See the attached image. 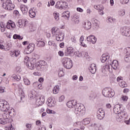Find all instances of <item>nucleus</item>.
<instances>
[{"instance_id":"nucleus-1","label":"nucleus","mask_w":130,"mask_h":130,"mask_svg":"<svg viewBox=\"0 0 130 130\" xmlns=\"http://www.w3.org/2000/svg\"><path fill=\"white\" fill-rule=\"evenodd\" d=\"M121 107L120 105L117 104L114 106L113 109L114 113H115V114H118L117 121L118 122H121V121L123 120L124 118H125V119H127L128 118L127 113H126L124 110L121 111Z\"/></svg>"},{"instance_id":"nucleus-2","label":"nucleus","mask_w":130,"mask_h":130,"mask_svg":"<svg viewBox=\"0 0 130 130\" xmlns=\"http://www.w3.org/2000/svg\"><path fill=\"white\" fill-rule=\"evenodd\" d=\"M74 112L77 116H84L85 113V107L82 104H76L75 106Z\"/></svg>"},{"instance_id":"nucleus-3","label":"nucleus","mask_w":130,"mask_h":130,"mask_svg":"<svg viewBox=\"0 0 130 130\" xmlns=\"http://www.w3.org/2000/svg\"><path fill=\"white\" fill-rule=\"evenodd\" d=\"M12 112H15L14 109H11L9 112H5L3 114V118H0V124H6L10 122V115L12 114Z\"/></svg>"},{"instance_id":"nucleus-4","label":"nucleus","mask_w":130,"mask_h":130,"mask_svg":"<svg viewBox=\"0 0 130 130\" xmlns=\"http://www.w3.org/2000/svg\"><path fill=\"white\" fill-rule=\"evenodd\" d=\"M102 94L105 97L111 98L114 96L115 93L111 88L107 87L103 89Z\"/></svg>"},{"instance_id":"nucleus-5","label":"nucleus","mask_w":130,"mask_h":130,"mask_svg":"<svg viewBox=\"0 0 130 130\" xmlns=\"http://www.w3.org/2000/svg\"><path fill=\"white\" fill-rule=\"evenodd\" d=\"M2 7L7 11H13L15 9V5L12 3V1H11L3 2Z\"/></svg>"},{"instance_id":"nucleus-6","label":"nucleus","mask_w":130,"mask_h":130,"mask_svg":"<svg viewBox=\"0 0 130 130\" xmlns=\"http://www.w3.org/2000/svg\"><path fill=\"white\" fill-rule=\"evenodd\" d=\"M9 109H10V104L8 102L6 101H0V110L9 112Z\"/></svg>"},{"instance_id":"nucleus-7","label":"nucleus","mask_w":130,"mask_h":130,"mask_svg":"<svg viewBox=\"0 0 130 130\" xmlns=\"http://www.w3.org/2000/svg\"><path fill=\"white\" fill-rule=\"evenodd\" d=\"M55 8L56 9H59L60 10H66L68 9L69 5L67 2H57L55 5Z\"/></svg>"},{"instance_id":"nucleus-8","label":"nucleus","mask_w":130,"mask_h":130,"mask_svg":"<svg viewBox=\"0 0 130 130\" xmlns=\"http://www.w3.org/2000/svg\"><path fill=\"white\" fill-rule=\"evenodd\" d=\"M120 32L123 36H125L126 37H129L130 36V29L126 26L121 27Z\"/></svg>"},{"instance_id":"nucleus-9","label":"nucleus","mask_w":130,"mask_h":130,"mask_svg":"<svg viewBox=\"0 0 130 130\" xmlns=\"http://www.w3.org/2000/svg\"><path fill=\"white\" fill-rule=\"evenodd\" d=\"M45 101V97L44 96L42 95L39 96L36 99V104L37 106H40V105H42V104H44V102Z\"/></svg>"},{"instance_id":"nucleus-10","label":"nucleus","mask_w":130,"mask_h":130,"mask_svg":"<svg viewBox=\"0 0 130 130\" xmlns=\"http://www.w3.org/2000/svg\"><path fill=\"white\" fill-rule=\"evenodd\" d=\"M96 116L98 119H103L105 116V113L103 109H99L97 112Z\"/></svg>"},{"instance_id":"nucleus-11","label":"nucleus","mask_w":130,"mask_h":130,"mask_svg":"<svg viewBox=\"0 0 130 130\" xmlns=\"http://www.w3.org/2000/svg\"><path fill=\"white\" fill-rule=\"evenodd\" d=\"M55 100L53 98H49L48 99L47 104L49 107H53L55 106Z\"/></svg>"},{"instance_id":"nucleus-12","label":"nucleus","mask_w":130,"mask_h":130,"mask_svg":"<svg viewBox=\"0 0 130 130\" xmlns=\"http://www.w3.org/2000/svg\"><path fill=\"white\" fill-rule=\"evenodd\" d=\"M35 48V45L34 44H29L28 46H27V48L25 49L26 51V53L29 54V53H31Z\"/></svg>"},{"instance_id":"nucleus-13","label":"nucleus","mask_w":130,"mask_h":130,"mask_svg":"<svg viewBox=\"0 0 130 130\" xmlns=\"http://www.w3.org/2000/svg\"><path fill=\"white\" fill-rule=\"evenodd\" d=\"M87 41H88V42H91L92 44H95L97 41V38H96L95 36L91 35L87 38Z\"/></svg>"},{"instance_id":"nucleus-14","label":"nucleus","mask_w":130,"mask_h":130,"mask_svg":"<svg viewBox=\"0 0 130 130\" xmlns=\"http://www.w3.org/2000/svg\"><path fill=\"white\" fill-rule=\"evenodd\" d=\"M83 27L85 30H89L92 27V24L90 21L84 22Z\"/></svg>"},{"instance_id":"nucleus-15","label":"nucleus","mask_w":130,"mask_h":130,"mask_svg":"<svg viewBox=\"0 0 130 130\" xmlns=\"http://www.w3.org/2000/svg\"><path fill=\"white\" fill-rule=\"evenodd\" d=\"M62 64L63 66H73V61L71 59H66L63 60Z\"/></svg>"},{"instance_id":"nucleus-16","label":"nucleus","mask_w":130,"mask_h":130,"mask_svg":"<svg viewBox=\"0 0 130 130\" xmlns=\"http://www.w3.org/2000/svg\"><path fill=\"white\" fill-rule=\"evenodd\" d=\"M64 38V35L62 32H60L56 36V39L57 41H62Z\"/></svg>"},{"instance_id":"nucleus-17","label":"nucleus","mask_w":130,"mask_h":130,"mask_svg":"<svg viewBox=\"0 0 130 130\" xmlns=\"http://www.w3.org/2000/svg\"><path fill=\"white\" fill-rule=\"evenodd\" d=\"M20 10L22 13L25 15V14H27L28 13V8L27 6L24 5H21L20 6Z\"/></svg>"},{"instance_id":"nucleus-18","label":"nucleus","mask_w":130,"mask_h":130,"mask_svg":"<svg viewBox=\"0 0 130 130\" xmlns=\"http://www.w3.org/2000/svg\"><path fill=\"white\" fill-rule=\"evenodd\" d=\"M74 52V48L72 47H68L67 51L65 52L66 56H69L70 54H72Z\"/></svg>"},{"instance_id":"nucleus-19","label":"nucleus","mask_w":130,"mask_h":130,"mask_svg":"<svg viewBox=\"0 0 130 130\" xmlns=\"http://www.w3.org/2000/svg\"><path fill=\"white\" fill-rule=\"evenodd\" d=\"M79 16H77V15H74L72 17V22L74 24H79Z\"/></svg>"},{"instance_id":"nucleus-20","label":"nucleus","mask_w":130,"mask_h":130,"mask_svg":"<svg viewBox=\"0 0 130 130\" xmlns=\"http://www.w3.org/2000/svg\"><path fill=\"white\" fill-rule=\"evenodd\" d=\"M6 27H7V29H11V27L12 28H15L16 24H15L14 22H13V21L10 20L8 22Z\"/></svg>"},{"instance_id":"nucleus-21","label":"nucleus","mask_w":130,"mask_h":130,"mask_svg":"<svg viewBox=\"0 0 130 130\" xmlns=\"http://www.w3.org/2000/svg\"><path fill=\"white\" fill-rule=\"evenodd\" d=\"M19 54H20V51L18 50L10 52V55L11 56H12V57H17L19 56Z\"/></svg>"},{"instance_id":"nucleus-22","label":"nucleus","mask_w":130,"mask_h":130,"mask_svg":"<svg viewBox=\"0 0 130 130\" xmlns=\"http://www.w3.org/2000/svg\"><path fill=\"white\" fill-rule=\"evenodd\" d=\"M77 104H76V102L75 101H70L67 103V105L69 108H73V107H75Z\"/></svg>"},{"instance_id":"nucleus-23","label":"nucleus","mask_w":130,"mask_h":130,"mask_svg":"<svg viewBox=\"0 0 130 130\" xmlns=\"http://www.w3.org/2000/svg\"><path fill=\"white\" fill-rule=\"evenodd\" d=\"M51 32L53 36H57L59 34V33H60V31H59V29L54 27H53L52 28Z\"/></svg>"},{"instance_id":"nucleus-24","label":"nucleus","mask_w":130,"mask_h":130,"mask_svg":"<svg viewBox=\"0 0 130 130\" xmlns=\"http://www.w3.org/2000/svg\"><path fill=\"white\" fill-rule=\"evenodd\" d=\"M110 69V66H104L102 68V72L104 74V76H107V70Z\"/></svg>"},{"instance_id":"nucleus-25","label":"nucleus","mask_w":130,"mask_h":130,"mask_svg":"<svg viewBox=\"0 0 130 130\" xmlns=\"http://www.w3.org/2000/svg\"><path fill=\"white\" fill-rule=\"evenodd\" d=\"M29 16L30 18H35L36 13H35V9L31 8L29 11Z\"/></svg>"},{"instance_id":"nucleus-26","label":"nucleus","mask_w":130,"mask_h":130,"mask_svg":"<svg viewBox=\"0 0 130 130\" xmlns=\"http://www.w3.org/2000/svg\"><path fill=\"white\" fill-rule=\"evenodd\" d=\"M70 16H71V13L69 11H65L62 14V17H63V18H65V19H67V20H69Z\"/></svg>"},{"instance_id":"nucleus-27","label":"nucleus","mask_w":130,"mask_h":130,"mask_svg":"<svg viewBox=\"0 0 130 130\" xmlns=\"http://www.w3.org/2000/svg\"><path fill=\"white\" fill-rule=\"evenodd\" d=\"M110 56L108 55H106V54H103L102 56V57L101 58V60L102 62H105L107 59H108Z\"/></svg>"},{"instance_id":"nucleus-28","label":"nucleus","mask_w":130,"mask_h":130,"mask_svg":"<svg viewBox=\"0 0 130 130\" xmlns=\"http://www.w3.org/2000/svg\"><path fill=\"white\" fill-rule=\"evenodd\" d=\"M92 22L94 25V26H95V28H99V21H98L97 19L95 18H93L92 19Z\"/></svg>"},{"instance_id":"nucleus-29","label":"nucleus","mask_w":130,"mask_h":130,"mask_svg":"<svg viewBox=\"0 0 130 130\" xmlns=\"http://www.w3.org/2000/svg\"><path fill=\"white\" fill-rule=\"evenodd\" d=\"M31 63V66H35V64H32L31 62H30V61L29 60V57L25 56L24 57V64L26 66H29ZM33 64V65H32Z\"/></svg>"},{"instance_id":"nucleus-30","label":"nucleus","mask_w":130,"mask_h":130,"mask_svg":"<svg viewBox=\"0 0 130 130\" xmlns=\"http://www.w3.org/2000/svg\"><path fill=\"white\" fill-rule=\"evenodd\" d=\"M96 69L97 67L96 66H91L89 68V71H90L91 74H95V73H96Z\"/></svg>"},{"instance_id":"nucleus-31","label":"nucleus","mask_w":130,"mask_h":130,"mask_svg":"<svg viewBox=\"0 0 130 130\" xmlns=\"http://www.w3.org/2000/svg\"><path fill=\"white\" fill-rule=\"evenodd\" d=\"M118 15L120 17H123L125 15V10L123 9H121L118 11Z\"/></svg>"},{"instance_id":"nucleus-32","label":"nucleus","mask_w":130,"mask_h":130,"mask_svg":"<svg viewBox=\"0 0 130 130\" xmlns=\"http://www.w3.org/2000/svg\"><path fill=\"white\" fill-rule=\"evenodd\" d=\"M91 126L94 128L95 130H101L102 129V127L100 125L97 123H94L91 125Z\"/></svg>"},{"instance_id":"nucleus-33","label":"nucleus","mask_w":130,"mask_h":130,"mask_svg":"<svg viewBox=\"0 0 130 130\" xmlns=\"http://www.w3.org/2000/svg\"><path fill=\"white\" fill-rule=\"evenodd\" d=\"M59 92V86L58 85H55L53 88V94H57Z\"/></svg>"},{"instance_id":"nucleus-34","label":"nucleus","mask_w":130,"mask_h":130,"mask_svg":"<svg viewBox=\"0 0 130 130\" xmlns=\"http://www.w3.org/2000/svg\"><path fill=\"white\" fill-rule=\"evenodd\" d=\"M119 85L121 88H126L127 87V84L124 81H122L119 83Z\"/></svg>"},{"instance_id":"nucleus-35","label":"nucleus","mask_w":130,"mask_h":130,"mask_svg":"<svg viewBox=\"0 0 130 130\" xmlns=\"http://www.w3.org/2000/svg\"><path fill=\"white\" fill-rule=\"evenodd\" d=\"M91 121V118H86L82 121L83 124H89L90 123V122Z\"/></svg>"},{"instance_id":"nucleus-36","label":"nucleus","mask_w":130,"mask_h":130,"mask_svg":"<svg viewBox=\"0 0 130 130\" xmlns=\"http://www.w3.org/2000/svg\"><path fill=\"white\" fill-rule=\"evenodd\" d=\"M47 63L44 60H40L36 63V66H46Z\"/></svg>"},{"instance_id":"nucleus-37","label":"nucleus","mask_w":130,"mask_h":130,"mask_svg":"<svg viewBox=\"0 0 130 130\" xmlns=\"http://www.w3.org/2000/svg\"><path fill=\"white\" fill-rule=\"evenodd\" d=\"M11 78H13V79H14V80H16L18 81L21 80V76H20L19 75L13 74Z\"/></svg>"},{"instance_id":"nucleus-38","label":"nucleus","mask_w":130,"mask_h":130,"mask_svg":"<svg viewBox=\"0 0 130 130\" xmlns=\"http://www.w3.org/2000/svg\"><path fill=\"white\" fill-rule=\"evenodd\" d=\"M48 45H50V46H53V47H57V45H56V43H55V42L54 41H49L48 42Z\"/></svg>"},{"instance_id":"nucleus-39","label":"nucleus","mask_w":130,"mask_h":130,"mask_svg":"<svg viewBox=\"0 0 130 130\" xmlns=\"http://www.w3.org/2000/svg\"><path fill=\"white\" fill-rule=\"evenodd\" d=\"M24 20H22L21 19H19L18 20V22L17 23V25L19 28H23V23H24Z\"/></svg>"},{"instance_id":"nucleus-40","label":"nucleus","mask_w":130,"mask_h":130,"mask_svg":"<svg viewBox=\"0 0 130 130\" xmlns=\"http://www.w3.org/2000/svg\"><path fill=\"white\" fill-rule=\"evenodd\" d=\"M82 54L84 55V57H86L87 60H91V59H92V58L90 57V56H89V55H88V52H82Z\"/></svg>"},{"instance_id":"nucleus-41","label":"nucleus","mask_w":130,"mask_h":130,"mask_svg":"<svg viewBox=\"0 0 130 130\" xmlns=\"http://www.w3.org/2000/svg\"><path fill=\"white\" fill-rule=\"evenodd\" d=\"M37 45L39 47H44L45 46V43L43 41H39Z\"/></svg>"},{"instance_id":"nucleus-42","label":"nucleus","mask_w":130,"mask_h":130,"mask_svg":"<svg viewBox=\"0 0 130 130\" xmlns=\"http://www.w3.org/2000/svg\"><path fill=\"white\" fill-rule=\"evenodd\" d=\"M35 93V91L34 90L30 91V92L28 93V97L29 99H33V98H34Z\"/></svg>"},{"instance_id":"nucleus-43","label":"nucleus","mask_w":130,"mask_h":130,"mask_svg":"<svg viewBox=\"0 0 130 130\" xmlns=\"http://www.w3.org/2000/svg\"><path fill=\"white\" fill-rule=\"evenodd\" d=\"M116 21V19H115V18H113V17H108V22H109V23H113L115 22Z\"/></svg>"},{"instance_id":"nucleus-44","label":"nucleus","mask_w":130,"mask_h":130,"mask_svg":"<svg viewBox=\"0 0 130 130\" xmlns=\"http://www.w3.org/2000/svg\"><path fill=\"white\" fill-rule=\"evenodd\" d=\"M13 39H19V40H22L23 39V37H21V36L17 34H15L13 36Z\"/></svg>"},{"instance_id":"nucleus-45","label":"nucleus","mask_w":130,"mask_h":130,"mask_svg":"<svg viewBox=\"0 0 130 130\" xmlns=\"http://www.w3.org/2000/svg\"><path fill=\"white\" fill-rule=\"evenodd\" d=\"M46 112L49 114H56V112H55V111H54L52 110L49 109H47L46 110Z\"/></svg>"},{"instance_id":"nucleus-46","label":"nucleus","mask_w":130,"mask_h":130,"mask_svg":"<svg viewBox=\"0 0 130 130\" xmlns=\"http://www.w3.org/2000/svg\"><path fill=\"white\" fill-rule=\"evenodd\" d=\"M23 81H24V83L25 85H26V86H29V85H30V80H29V79H28L27 78H24Z\"/></svg>"},{"instance_id":"nucleus-47","label":"nucleus","mask_w":130,"mask_h":130,"mask_svg":"<svg viewBox=\"0 0 130 130\" xmlns=\"http://www.w3.org/2000/svg\"><path fill=\"white\" fill-rule=\"evenodd\" d=\"M53 15L56 21H58V20H59V14L55 13L53 14Z\"/></svg>"},{"instance_id":"nucleus-48","label":"nucleus","mask_w":130,"mask_h":130,"mask_svg":"<svg viewBox=\"0 0 130 130\" xmlns=\"http://www.w3.org/2000/svg\"><path fill=\"white\" fill-rule=\"evenodd\" d=\"M124 59L126 62H130V55H126Z\"/></svg>"},{"instance_id":"nucleus-49","label":"nucleus","mask_w":130,"mask_h":130,"mask_svg":"<svg viewBox=\"0 0 130 130\" xmlns=\"http://www.w3.org/2000/svg\"><path fill=\"white\" fill-rule=\"evenodd\" d=\"M55 4V2H54V1L53 0H50L49 2H48V7H50V6H54Z\"/></svg>"},{"instance_id":"nucleus-50","label":"nucleus","mask_w":130,"mask_h":130,"mask_svg":"<svg viewBox=\"0 0 130 130\" xmlns=\"http://www.w3.org/2000/svg\"><path fill=\"white\" fill-rule=\"evenodd\" d=\"M66 99V97L64 95H62L59 98V102H62L64 101V99Z\"/></svg>"},{"instance_id":"nucleus-51","label":"nucleus","mask_w":130,"mask_h":130,"mask_svg":"<svg viewBox=\"0 0 130 130\" xmlns=\"http://www.w3.org/2000/svg\"><path fill=\"white\" fill-rule=\"evenodd\" d=\"M64 76V73L62 70H60L58 73V76L59 78H61V77H63Z\"/></svg>"},{"instance_id":"nucleus-52","label":"nucleus","mask_w":130,"mask_h":130,"mask_svg":"<svg viewBox=\"0 0 130 130\" xmlns=\"http://www.w3.org/2000/svg\"><path fill=\"white\" fill-rule=\"evenodd\" d=\"M128 2L129 0H120V3L122 5H126V4H128Z\"/></svg>"},{"instance_id":"nucleus-53","label":"nucleus","mask_w":130,"mask_h":130,"mask_svg":"<svg viewBox=\"0 0 130 130\" xmlns=\"http://www.w3.org/2000/svg\"><path fill=\"white\" fill-rule=\"evenodd\" d=\"M15 71L16 73H20V72H22V69L20 66H17L15 69Z\"/></svg>"},{"instance_id":"nucleus-54","label":"nucleus","mask_w":130,"mask_h":130,"mask_svg":"<svg viewBox=\"0 0 130 130\" xmlns=\"http://www.w3.org/2000/svg\"><path fill=\"white\" fill-rule=\"evenodd\" d=\"M119 64V63L118 62V61L116 60H114L112 62V66H118Z\"/></svg>"},{"instance_id":"nucleus-55","label":"nucleus","mask_w":130,"mask_h":130,"mask_svg":"<svg viewBox=\"0 0 130 130\" xmlns=\"http://www.w3.org/2000/svg\"><path fill=\"white\" fill-rule=\"evenodd\" d=\"M121 99H122L123 101H127V99L128 98L126 95H122L121 97Z\"/></svg>"},{"instance_id":"nucleus-56","label":"nucleus","mask_w":130,"mask_h":130,"mask_svg":"<svg viewBox=\"0 0 130 130\" xmlns=\"http://www.w3.org/2000/svg\"><path fill=\"white\" fill-rule=\"evenodd\" d=\"M125 50H126V55H130V48L129 47L126 48Z\"/></svg>"},{"instance_id":"nucleus-57","label":"nucleus","mask_w":130,"mask_h":130,"mask_svg":"<svg viewBox=\"0 0 130 130\" xmlns=\"http://www.w3.org/2000/svg\"><path fill=\"white\" fill-rule=\"evenodd\" d=\"M39 84V82H35L32 84V86L33 87H34V88H38Z\"/></svg>"},{"instance_id":"nucleus-58","label":"nucleus","mask_w":130,"mask_h":130,"mask_svg":"<svg viewBox=\"0 0 130 130\" xmlns=\"http://www.w3.org/2000/svg\"><path fill=\"white\" fill-rule=\"evenodd\" d=\"M5 89L4 87H0V93H5L6 92Z\"/></svg>"},{"instance_id":"nucleus-59","label":"nucleus","mask_w":130,"mask_h":130,"mask_svg":"<svg viewBox=\"0 0 130 130\" xmlns=\"http://www.w3.org/2000/svg\"><path fill=\"white\" fill-rule=\"evenodd\" d=\"M110 68L112 69V71H113V70L114 71L117 70V66H111Z\"/></svg>"},{"instance_id":"nucleus-60","label":"nucleus","mask_w":130,"mask_h":130,"mask_svg":"<svg viewBox=\"0 0 130 130\" xmlns=\"http://www.w3.org/2000/svg\"><path fill=\"white\" fill-rule=\"evenodd\" d=\"M82 54H83L82 53H80V52H79V51H77V52H76V56H77L78 57H81V56H83L82 55Z\"/></svg>"},{"instance_id":"nucleus-61","label":"nucleus","mask_w":130,"mask_h":130,"mask_svg":"<svg viewBox=\"0 0 130 130\" xmlns=\"http://www.w3.org/2000/svg\"><path fill=\"white\" fill-rule=\"evenodd\" d=\"M77 12H79V13H83V12H84V10H83V9H82L80 7H78L77 8Z\"/></svg>"},{"instance_id":"nucleus-62","label":"nucleus","mask_w":130,"mask_h":130,"mask_svg":"<svg viewBox=\"0 0 130 130\" xmlns=\"http://www.w3.org/2000/svg\"><path fill=\"white\" fill-rule=\"evenodd\" d=\"M18 89H19V90H23V85L22 84V83H19L18 85Z\"/></svg>"},{"instance_id":"nucleus-63","label":"nucleus","mask_w":130,"mask_h":130,"mask_svg":"<svg viewBox=\"0 0 130 130\" xmlns=\"http://www.w3.org/2000/svg\"><path fill=\"white\" fill-rule=\"evenodd\" d=\"M71 41L72 42H74V43H76V42H77V40L76 39V37H72L71 38Z\"/></svg>"},{"instance_id":"nucleus-64","label":"nucleus","mask_w":130,"mask_h":130,"mask_svg":"<svg viewBox=\"0 0 130 130\" xmlns=\"http://www.w3.org/2000/svg\"><path fill=\"white\" fill-rule=\"evenodd\" d=\"M38 130H46V128L44 126H41Z\"/></svg>"}]
</instances>
